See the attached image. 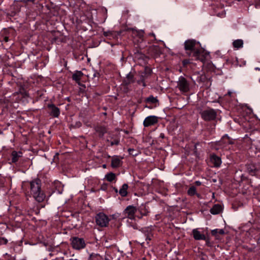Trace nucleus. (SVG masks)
Returning a JSON list of instances; mask_svg holds the SVG:
<instances>
[{"mask_svg": "<svg viewBox=\"0 0 260 260\" xmlns=\"http://www.w3.org/2000/svg\"><path fill=\"white\" fill-rule=\"evenodd\" d=\"M222 206L219 204L214 205L210 210L212 214L216 215L219 214L222 210Z\"/></svg>", "mask_w": 260, "mask_h": 260, "instance_id": "obj_17", "label": "nucleus"}, {"mask_svg": "<svg viewBox=\"0 0 260 260\" xmlns=\"http://www.w3.org/2000/svg\"><path fill=\"white\" fill-rule=\"evenodd\" d=\"M233 45L234 48H236L237 49L242 48L243 46V41L242 40H241V39H238V40H235L233 42Z\"/></svg>", "mask_w": 260, "mask_h": 260, "instance_id": "obj_21", "label": "nucleus"}, {"mask_svg": "<svg viewBox=\"0 0 260 260\" xmlns=\"http://www.w3.org/2000/svg\"><path fill=\"white\" fill-rule=\"evenodd\" d=\"M96 257V254L92 253L90 255L89 260H93V258H95Z\"/></svg>", "mask_w": 260, "mask_h": 260, "instance_id": "obj_32", "label": "nucleus"}, {"mask_svg": "<svg viewBox=\"0 0 260 260\" xmlns=\"http://www.w3.org/2000/svg\"><path fill=\"white\" fill-rule=\"evenodd\" d=\"M21 2L26 3L28 2H34L35 0H19Z\"/></svg>", "mask_w": 260, "mask_h": 260, "instance_id": "obj_33", "label": "nucleus"}, {"mask_svg": "<svg viewBox=\"0 0 260 260\" xmlns=\"http://www.w3.org/2000/svg\"><path fill=\"white\" fill-rule=\"evenodd\" d=\"M99 260H111L107 256H105V259L99 254Z\"/></svg>", "mask_w": 260, "mask_h": 260, "instance_id": "obj_34", "label": "nucleus"}, {"mask_svg": "<svg viewBox=\"0 0 260 260\" xmlns=\"http://www.w3.org/2000/svg\"><path fill=\"white\" fill-rule=\"evenodd\" d=\"M81 126V123L79 121V122H76L74 126L75 128H78V127H80Z\"/></svg>", "mask_w": 260, "mask_h": 260, "instance_id": "obj_31", "label": "nucleus"}, {"mask_svg": "<svg viewBox=\"0 0 260 260\" xmlns=\"http://www.w3.org/2000/svg\"><path fill=\"white\" fill-rule=\"evenodd\" d=\"M225 137L228 138V139H229V137L227 136V135H225V136H224L223 138H224Z\"/></svg>", "mask_w": 260, "mask_h": 260, "instance_id": "obj_45", "label": "nucleus"}, {"mask_svg": "<svg viewBox=\"0 0 260 260\" xmlns=\"http://www.w3.org/2000/svg\"><path fill=\"white\" fill-rule=\"evenodd\" d=\"M122 157H120L117 155L113 156L111 160V167L113 168H117L121 166L122 165Z\"/></svg>", "mask_w": 260, "mask_h": 260, "instance_id": "obj_12", "label": "nucleus"}, {"mask_svg": "<svg viewBox=\"0 0 260 260\" xmlns=\"http://www.w3.org/2000/svg\"><path fill=\"white\" fill-rule=\"evenodd\" d=\"M8 242V240L5 238L0 237V245H6L7 244Z\"/></svg>", "mask_w": 260, "mask_h": 260, "instance_id": "obj_27", "label": "nucleus"}, {"mask_svg": "<svg viewBox=\"0 0 260 260\" xmlns=\"http://www.w3.org/2000/svg\"><path fill=\"white\" fill-rule=\"evenodd\" d=\"M145 107H147V108H151L150 107H147V106H145Z\"/></svg>", "mask_w": 260, "mask_h": 260, "instance_id": "obj_52", "label": "nucleus"}, {"mask_svg": "<svg viewBox=\"0 0 260 260\" xmlns=\"http://www.w3.org/2000/svg\"><path fill=\"white\" fill-rule=\"evenodd\" d=\"M247 171L251 176H258L259 174L260 170L253 164H248L247 166Z\"/></svg>", "mask_w": 260, "mask_h": 260, "instance_id": "obj_11", "label": "nucleus"}, {"mask_svg": "<svg viewBox=\"0 0 260 260\" xmlns=\"http://www.w3.org/2000/svg\"><path fill=\"white\" fill-rule=\"evenodd\" d=\"M224 234V231L223 229H214L212 230L211 234L213 236H217L218 234L223 235Z\"/></svg>", "mask_w": 260, "mask_h": 260, "instance_id": "obj_23", "label": "nucleus"}, {"mask_svg": "<svg viewBox=\"0 0 260 260\" xmlns=\"http://www.w3.org/2000/svg\"><path fill=\"white\" fill-rule=\"evenodd\" d=\"M189 63V60H188V59H185V60H184L183 61V65H185V64H186L187 63Z\"/></svg>", "mask_w": 260, "mask_h": 260, "instance_id": "obj_36", "label": "nucleus"}, {"mask_svg": "<svg viewBox=\"0 0 260 260\" xmlns=\"http://www.w3.org/2000/svg\"><path fill=\"white\" fill-rule=\"evenodd\" d=\"M12 155V161L13 162H16L18 161L19 157L22 156V152L21 151L17 152L13 151L11 154Z\"/></svg>", "mask_w": 260, "mask_h": 260, "instance_id": "obj_20", "label": "nucleus"}, {"mask_svg": "<svg viewBox=\"0 0 260 260\" xmlns=\"http://www.w3.org/2000/svg\"><path fill=\"white\" fill-rule=\"evenodd\" d=\"M95 221L98 224V214L94 217Z\"/></svg>", "mask_w": 260, "mask_h": 260, "instance_id": "obj_42", "label": "nucleus"}, {"mask_svg": "<svg viewBox=\"0 0 260 260\" xmlns=\"http://www.w3.org/2000/svg\"><path fill=\"white\" fill-rule=\"evenodd\" d=\"M149 36H153L154 38H155V34L153 32H151L149 34Z\"/></svg>", "mask_w": 260, "mask_h": 260, "instance_id": "obj_40", "label": "nucleus"}, {"mask_svg": "<svg viewBox=\"0 0 260 260\" xmlns=\"http://www.w3.org/2000/svg\"><path fill=\"white\" fill-rule=\"evenodd\" d=\"M102 30L103 31L104 36H105L106 37H110L112 36V31H104V28H102Z\"/></svg>", "mask_w": 260, "mask_h": 260, "instance_id": "obj_28", "label": "nucleus"}, {"mask_svg": "<svg viewBox=\"0 0 260 260\" xmlns=\"http://www.w3.org/2000/svg\"><path fill=\"white\" fill-rule=\"evenodd\" d=\"M83 76V73L80 71H76L73 74L72 79L75 81L77 83H79L81 77Z\"/></svg>", "mask_w": 260, "mask_h": 260, "instance_id": "obj_16", "label": "nucleus"}, {"mask_svg": "<svg viewBox=\"0 0 260 260\" xmlns=\"http://www.w3.org/2000/svg\"><path fill=\"white\" fill-rule=\"evenodd\" d=\"M184 48L186 55L194 60L203 61L205 59L204 49L201 43L194 39H188L184 43Z\"/></svg>", "mask_w": 260, "mask_h": 260, "instance_id": "obj_1", "label": "nucleus"}, {"mask_svg": "<svg viewBox=\"0 0 260 260\" xmlns=\"http://www.w3.org/2000/svg\"><path fill=\"white\" fill-rule=\"evenodd\" d=\"M198 145V143H196V144H195V147H197V146Z\"/></svg>", "mask_w": 260, "mask_h": 260, "instance_id": "obj_51", "label": "nucleus"}, {"mask_svg": "<svg viewBox=\"0 0 260 260\" xmlns=\"http://www.w3.org/2000/svg\"><path fill=\"white\" fill-rule=\"evenodd\" d=\"M128 186L126 183H124L122 185L121 187L119 190V193L122 197H125L127 195V189Z\"/></svg>", "mask_w": 260, "mask_h": 260, "instance_id": "obj_19", "label": "nucleus"}, {"mask_svg": "<svg viewBox=\"0 0 260 260\" xmlns=\"http://www.w3.org/2000/svg\"><path fill=\"white\" fill-rule=\"evenodd\" d=\"M114 189H115V191L116 192L118 191V190H117V188H115Z\"/></svg>", "mask_w": 260, "mask_h": 260, "instance_id": "obj_49", "label": "nucleus"}, {"mask_svg": "<svg viewBox=\"0 0 260 260\" xmlns=\"http://www.w3.org/2000/svg\"><path fill=\"white\" fill-rule=\"evenodd\" d=\"M151 239V236L150 235H148L146 238V241H150Z\"/></svg>", "mask_w": 260, "mask_h": 260, "instance_id": "obj_38", "label": "nucleus"}, {"mask_svg": "<svg viewBox=\"0 0 260 260\" xmlns=\"http://www.w3.org/2000/svg\"><path fill=\"white\" fill-rule=\"evenodd\" d=\"M158 100L156 97H154L153 95H150L146 99L145 102L147 103H150L152 104H155L158 102Z\"/></svg>", "mask_w": 260, "mask_h": 260, "instance_id": "obj_22", "label": "nucleus"}, {"mask_svg": "<svg viewBox=\"0 0 260 260\" xmlns=\"http://www.w3.org/2000/svg\"><path fill=\"white\" fill-rule=\"evenodd\" d=\"M232 94V91H229L227 94L229 95V96H231Z\"/></svg>", "mask_w": 260, "mask_h": 260, "instance_id": "obj_43", "label": "nucleus"}, {"mask_svg": "<svg viewBox=\"0 0 260 260\" xmlns=\"http://www.w3.org/2000/svg\"><path fill=\"white\" fill-rule=\"evenodd\" d=\"M191 78L194 82H197L199 83H204L207 80L206 75L199 72L194 73Z\"/></svg>", "mask_w": 260, "mask_h": 260, "instance_id": "obj_9", "label": "nucleus"}, {"mask_svg": "<svg viewBox=\"0 0 260 260\" xmlns=\"http://www.w3.org/2000/svg\"><path fill=\"white\" fill-rule=\"evenodd\" d=\"M120 214L119 213H115L111 215L112 219H116L120 217Z\"/></svg>", "mask_w": 260, "mask_h": 260, "instance_id": "obj_30", "label": "nucleus"}, {"mask_svg": "<svg viewBox=\"0 0 260 260\" xmlns=\"http://www.w3.org/2000/svg\"><path fill=\"white\" fill-rule=\"evenodd\" d=\"M95 75H96V74L94 73L93 74V77H95Z\"/></svg>", "mask_w": 260, "mask_h": 260, "instance_id": "obj_48", "label": "nucleus"}, {"mask_svg": "<svg viewBox=\"0 0 260 260\" xmlns=\"http://www.w3.org/2000/svg\"><path fill=\"white\" fill-rule=\"evenodd\" d=\"M137 211V208L134 206L129 205L123 211L124 215L130 219H135V215Z\"/></svg>", "mask_w": 260, "mask_h": 260, "instance_id": "obj_6", "label": "nucleus"}, {"mask_svg": "<svg viewBox=\"0 0 260 260\" xmlns=\"http://www.w3.org/2000/svg\"><path fill=\"white\" fill-rule=\"evenodd\" d=\"M159 137H160V138H165V135H164V134H163V133H161V134H160Z\"/></svg>", "mask_w": 260, "mask_h": 260, "instance_id": "obj_41", "label": "nucleus"}, {"mask_svg": "<svg viewBox=\"0 0 260 260\" xmlns=\"http://www.w3.org/2000/svg\"><path fill=\"white\" fill-rule=\"evenodd\" d=\"M4 40L6 42H8L9 41V38L8 37H5V38H4Z\"/></svg>", "mask_w": 260, "mask_h": 260, "instance_id": "obj_39", "label": "nucleus"}, {"mask_svg": "<svg viewBox=\"0 0 260 260\" xmlns=\"http://www.w3.org/2000/svg\"><path fill=\"white\" fill-rule=\"evenodd\" d=\"M201 118L206 121H210L216 119L217 116V111L216 110L207 108V109L201 110L200 112Z\"/></svg>", "mask_w": 260, "mask_h": 260, "instance_id": "obj_3", "label": "nucleus"}, {"mask_svg": "<svg viewBox=\"0 0 260 260\" xmlns=\"http://www.w3.org/2000/svg\"><path fill=\"white\" fill-rule=\"evenodd\" d=\"M210 160L215 167H219L222 162L221 158L215 154H212L211 155Z\"/></svg>", "mask_w": 260, "mask_h": 260, "instance_id": "obj_15", "label": "nucleus"}, {"mask_svg": "<svg viewBox=\"0 0 260 260\" xmlns=\"http://www.w3.org/2000/svg\"><path fill=\"white\" fill-rule=\"evenodd\" d=\"M187 193L190 196H193L197 194L196 188L194 186H191L187 190Z\"/></svg>", "mask_w": 260, "mask_h": 260, "instance_id": "obj_25", "label": "nucleus"}, {"mask_svg": "<svg viewBox=\"0 0 260 260\" xmlns=\"http://www.w3.org/2000/svg\"><path fill=\"white\" fill-rule=\"evenodd\" d=\"M177 87L180 91L187 92L189 90V84L187 80L183 76L179 78L177 82Z\"/></svg>", "mask_w": 260, "mask_h": 260, "instance_id": "obj_5", "label": "nucleus"}, {"mask_svg": "<svg viewBox=\"0 0 260 260\" xmlns=\"http://www.w3.org/2000/svg\"><path fill=\"white\" fill-rule=\"evenodd\" d=\"M101 189L103 190H105V187H101Z\"/></svg>", "mask_w": 260, "mask_h": 260, "instance_id": "obj_47", "label": "nucleus"}, {"mask_svg": "<svg viewBox=\"0 0 260 260\" xmlns=\"http://www.w3.org/2000/svg\"><path fill=\"white\" fill-rule=\"evenodd\" d=\"M144 34V31L143 30H139L137 31V35L140 38H141L143 37Z\"/></svg>", "mask_w": 260, "mask_h": 260, "instance_id": "obj_29", "label": "nucleus"}, {"mask_svg": "<svg viewBox=\"0 0 260 260\" xmlns=\"http://www.w3.org/2000/svg\"><path fill=\"white\" fill-rule=\"evenodd\" d=\"M194 183L197 186H200L202 184V182L200 181H196Z\"/></svg>", "mask_w": 260, "mask_h": 260, "instance_id": "obj_37", "label": "nucleus"}, {"mask_svg": "<svg viewBox=\"0 0 260 260\" xmlns=\"http://www.w3.org/2000/svg\"><path fill=\"white\" fill-rule=\"evenodd\" d=\"M106 167H107V166H106V164H104V165H103V168H106Z\"/></svg>", "mask_w": 260, "mask_h": 260, "instance_id": "obj_44", "label": "nucleus"}, {"mask_svg": "<svg viewBox=\"0 0 260 260\" xmlns=\"http://www.w3.org/2000/svg\"><path fill=\"white\" fill-rule=\"evenodd\" d=\"M110 219L107 215L103 212L99 213V226L106 227L108 226Z\"/></svg>", "mask_w": 260, "mask_h": 260, "instance_id": "obj_7", "label": "nucleus"}, {"mask_svg": "<svg viewBox=\"0 0 260 260\" xmlns=\"http://www.w3.org/2000/svg\"><path fill=\"white\" fill-rule=\"evenodd\" d=\"M48 108L50 111L49 112L50 115L53 117H58L60 114V110L54 104H48Z\"/></svg>", "mask_w": 260, "mask_h": 260, "instance_id": "obj_10", "label": "nucleus"}, {"mask_svg": "<svg viewBox=\"0 0 260 260\" xmlns=\"http://www.w3.org/2000/svg\"><path fill=\"white\" fill-rule=\"evenodd\" d=\"M128 153L130 155H132L133 156H137L139 152L138 150H135L133 148H129L128 149Z\"/></svg>", "mask_w": 260, "mask_h": 260, "instance_id": "obj_26", "label": "nucleus"}, {"mask_svg": "<svg viewBox=\"0 0 260 260\" xmlns=\"http://www.w3.org/2000/svg\"><path fill=\"white\" fill-rule=\"evenodd\" d=\"M141 83H142V85H143V87H145L146 86V84H145V83L144 80H141V81H138V83L139 84H141Z\"/></svg>", "mask_w": 260, "mask_h": 260, "instance_id": "obj_35", "label": "nucleus"}, {"mask_svg": "<svg viewBox=\"0 0 260 260\" xmlns=\"http://www.w3.org/2000/svg\"><path fill=\"white\" fill-rule=\"evenodd\" d=\"M42 183L40 179L37 178L29 183V193L38 202H43L46 196L41 189Z\"/></svg>", "mask_w": 260, "mask_h": 260, "instance_id": "obj_2", "label": "nucleus"}, {"mask_svg": "<svg viewBox=\"0 0 260 260\" xmlns=\"http://www.w3.org/2000/svg\"><path fill=\"white\" fill-rule=\"evenodd\" d=\"M135 82L133 75L131 73H129L126 75V78L124 79L123 82L125 85H128Z\"/></svg>", "mask_w": 260, "mask_h": 260, "instance_id": "obj_18", "label": "nucleus"}, {"mask_svg": "<svg viewBox=\"0 0 260 260\" xmlns=\"http://www.w3.org/2000/svg\"><path fill=\"white\" fill-rule=\"evenodd\" d=\"M255 70H260V68H258V67H256L255 68Z\"/></svg>", "mask_w": 260, "mask_h": 260, "instance_id": "obj_46", "label": "nucleus"}, {"mask_svg": "<svg viewBox=\"0 0 260 260\" xmlns=\"http://www.w3.org/2000/svg\"><path fill=\"white\" fill-rule=\"evenodd\" d=\"M158 122V117L154 115L147 116L143 121L144 127H148L154 125Z\"/></svg>", "mask_w": 260, "mask_h": 260, "instance_id": "obj_8", "label": "nucleus"}, {"mask_svg": "<svg viewBox=\"0 0 260 260\" xmlns=\"http://www.w3.org/2000/svg\"><path fill=\"white\" fill-rule=\"evenodd\" d=\"M103 114L104 115H106L107 114H106V113H105V112L103 113Z\"/></svg>", "mask_w": 260, "mask_h": 260, "instance_id": "obj_50", "label": "nucleus"}, {"mask_svg": "<svg viewBox=\"0 0 260 260\" xmlns=\"http://www.w3.org/2000/svg\"><path fill=\"white\" fill-rule=\"evenodd\" d=\"M115 174L113 173H108L105 176V178L107 180H108L109 182H112L113 181L115 178Z\"/></svg>", "mask_w": 260, "mask_h": 260, "instance_id": "obj_24", "label": "nucleus"}, {"mask_svg": "<svg viewBox=\"0 0 260 260\" xmlns=\"http://www.w3.org/2000/svg\"><path fill=\"white\" fill-rule=\"evenodd\" d=\"M71 245L73 249L81 250L85 248L86 244L83 238L74 237L71 238Z\"/></svg>", "mask_w": 260, "mask_h": 260, "instance_id": "obj_4", "label": "nucleus"}, {"mask_svg": "<svg viewBox=\"0 0 260 260\" xmlns=\"http://www.w3.org/2000/svg\"><path fill=\"white\" fill-rule=\"evenodd\" d=\"M192 236L196 240H205L206 236L202 234L198 229H194L192 231Z\"/></svg>", "mask_w": 260, "mask_h": 260, "instance_id": "obj_13", "label": "nucleus"}, {"mask_svg": "<svg viewBox=\"0 0 260 260\" xmlns=\"http://www.w3.org/2000/svg\"><path fill=\"white\" fill-rule=\"evenodd\" d=\"M99 13L101 15V19L99 20V22L103 23L107 18V10L104 7L99 8Z\"/></svg>", "mask_w": 260, "mask_h": 260, "instance_id": "obj_14", "label": "nucleus"}]
</instances>
